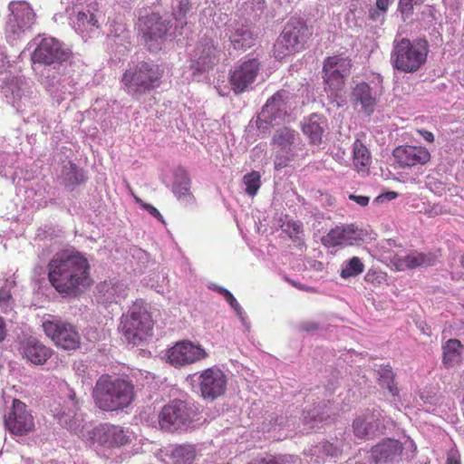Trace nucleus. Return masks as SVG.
<instances>
[{"mask_svg": "<svg viewBox=\"0 0 464 464\" xmlns=\"http://www.w3.org/2000/svg\"><path fill=\"white\" fill-rule=\"evenodd\" d=\"M172 191L175 196L186 203H189L194 199L190 193V179L184 169H179L175 174V181L172 185Z\"/></svg>", "mask_w": 464, "mask_h": 464, "instance_id": "nucleus-35", "label": "nucleus"}, {"mask_svg": "<svg viewBox=\"0 0 464 464\" xmlns=\"http://www.w3.org/2000/svg\"><path fill=\"white\" fill-rule=\"evenodd\" d=\"M324 64L326 68L328 67L334 71L336 70V72H341L346 77L350 74L352 68L351 60L337 55L327 57L324 60Z\"/></svg>", "mask_w": 464, "mask_h": 464, "instance_id": "nucleus-45", "label": "nucleus"}, {"mask_svg": "<svg viewBox=\"0 0 464 464\" xmlns=\"http://www.w3.org/2000/svg\"><path fill=\"white\" fill-rule=\"evenodd\" d=\"M314 454L322 455L323 458H324V457L334 458V457H337L340 454V450L334 443L325 440V441L320 442L319 444H317L314 447Z\"/></svg>", "mask_w": 464, "mask_h": 464, "instance_id": "nucleus-48", "label": "nucleus"}, {"mask_svg": "<svg viewBox=\"0 0 464 464\" xmlns=\"http://www.w3.org/2000/svg\"><path fill=\"white\" fill-rule=\"evenodd\" d=\"M297 140L298 133L289 127H281L275 131L272 144L282 152L281 156L276 157L275 168L276 169L285 167L289 161L294 160Z\"/></svg>", "mask_w": 464, "mask_h": 464, "instance_id": "nucleus-17", "label": "nucleus"}, {"mask_svg": "<svg viewBox=\"0 0 464 464\" xmlns=\"http://www.w3.org/2000/svg\"><path fill=\"white\" fill-rule=\"evenodd\" d=\"M293 93L281 89L267 99L257 115L256 126L259 130H266L269 126L279 124L291 109Z\"/></svg>", "mask_w": 464, "mask_h": 464, "instance_id": "nucleus-8", "label": "nucleus"}, {"mask_svg": "<svg viewBox=\"0 0 464 464\" xmlns=\"http://www.w3.org/2000/svg\"><path fill=\"white\" fill-rule=\"evenodd\" d=\"M351 102L354 105L360 104L362 111L369 116L374 111L377 99L370 85L362 82L353 87Z\"/></svg>", "mask_w": 464, "mask_h": 464, "instance_id": "nucleus-30", "label": "nucleus"}, {"mask_svg": "<svg viewBox=\"0 0 464 464\" xmlns=\"http://www.w3.org/2000/svg\"><path fill=\"white\" fill-rule=\"evenodd\" d=\"M258 464H279V455L269 459H263Z\"/></svg>", "mask_w": 464, "mask_h": 464, "instance_id": "nucleus-63", "label": "nucleus"}, {"mask_svg": "<svg viewBox=\"0 0 464 464\" xmlns=\"http://www.w3.org/2000/svg\"><path fill=\"white\" fill-rule=\"evenodd\" d=\"M142 207L144 209H146L151 216L156 218L157 219L160 220L162 223H164L163 217L160 213V211L154 208L150 204H142Z\"/></svg>", "mask_w": 464, "mask_h": 464, "instance_id": "nucleus-55", "label": "nucleus"}, {"mask_svg": "<svg viewBox=\"0 0 464 464\" xmlns=\"http://www.w3.org/2000/svg\"><path fill=\"white\" fill-rule=\"evenodd\" d=\"M334 415H335V411L333 403L330 401L323 400L303 411V420L305 424L314 425L332 420Z\"/></svg>", "mask_w": 464, "mask_h": 464, "instance_id": "nucleus-32", "label": "nucleus"}, {"mask_svg": "<svg viewBox=\"0 0 464 464\" xmlns=\"http://www.w3.org/2000/svg\"><path fill=\"white\" fill-rule=\"evenodd\" d=\"M364 270V265L357 256H353L344 263L340 276L342 278L354 277L361 275Z\"/></svg>", "mask_w": 464, "mask_h": 464, "instance_id": "nucleus-46", "label": "nucleus"}, {"mask_svg": "<svg viewBox=\"0 0 464 464\" xmlns=\"http://www.w3.org/2000/svg\"><path fill=\"white\" fill-rule=\"evenodd\" d=\"M19 352L24 359L34 365L44 364L53 354L49 347L33 336L20 342Z\"/></svg>", "mask_w": 464, "mask_h": 464, "instance_id": "nucleus-25", "label": "nucleus"}, {"mask_svg": "<svg viewBox=\"0 0 464 464\" xmlns=\"http://www.w3.org/2000/svg\"><path fill=\"white\" fill-rule=\"evenodd\" d=\"M272 420H275L276 429H282L288 426L289 420L282 415H273Z\"/></svg>", "mask_w": 464, "mask_h": 464, "instance_id": "nucleus-53", "label": "nucleus"}, {"mask_svg": "<svg viewBox=\"0 0 464 464\" xmlns=\"http://www.w3.org/2000/svg\"><path fill=\"white\" fill-rule=\"evenodd\" d=\"M384 13L381 11L377 6L376 8H371L369 13V17L374 22L382 21L384 16Z\"/></svg>", "mask_w": 464, "mask_h": 464, "instance_id": "nucleus-56", "label": "nucleus"}, {"mask_svg": "<svg viewBox=\"0 0 464 464\" xmlns=\"http://www.w3.org/2000/svg\"><path fill=\"white\" fill-rule=\"evenodd\" d=\"M353 165L359 172H364L371 163L370 151L360 140L353 142Z\"/></svg>", "mask_w": 464, "mask_h": 464, "instance_id": "nucleus-38", "label": "nucleus"}, {"mask_svg": "<svg viewBox=\"0 0 464 464\" xmlns=\"http://www.w3.org/2000/svg\"><path fill=\"white\" fill-rule=\"evenodd\" d=\"M198 4L196 0H178L174 8V15L181 24H187V18L193 15Z\"/></svg>", "mask_w": 464, "mask_h": 464, "instance_id": "nucleus-43", "label": "nucleus"}, {"mask_svg": "<svg viewBox=\"0 0 464 464\" xmlns=\"http://www.w3.org/2000/svg\"><path fill=\"white\" fill-rule=\"evenodd\" d=\"M161 72L158 66L146 62L131 67L124 72L122 83L126 92L135 100L160 85Z\"/></svg>", "mask_w": 464, "mask_h": 464, "instance_id": "nucleus-6", "label": "nucleus"}, {"mask_svg": "<svg viewBox=\"0 0 464 464\" xmlns=\"http://www.w3.org/2000/svg\"><path fill=\"white\" fill-rule=\"evenodd\" d=\"M4 423L5 429L15 436L26 435L34 427V418L27 411L26 404L18 399L13 401L12 409L5 416Z\"/></svg>", "mask_w": 464, "mask_h": 464, "instance_id": "nucleus-16", "label": "nucleus"}, {"mask_svg": "<svg viewBox=\"0 0 464 464\" xmlns=\"http://www.w3.org/2000/svg\"><path fill=\"white\" fill-rule=\"evenodd\" d=\"M43 327L56 346L63 350H76L80 347V334L72 324L61 320L46 321Z\"/></svg>", "mask_w": 464, "mask_h": 464, "instance_id": "nucleus-14", "label": "nucleus"}, {"mask_svg": "<svg viewBox=\"0 0 464 464\" xmlns=\"http://www.w3.org/2000/svg\"><path fill=\"white\" fill-rule=\"evenodd\" d=\"M382 413L377 408H368L353 421V433L359 440H368L380 434Z\"/></svg>", "mask_w": 464, "mask_h": 464, "instance_id": "nucleus-18", "label": "nucleus"}, {"mask_svg": "<svg viewBox=\"0 0 464 464\" xmlns=\"http://www.w3.org/2000/svg\"><path fill=\"white\" fill-rule=\"evenodd\" d=\"M276 415V413L270 414L263 422H262V430L264 432H269L272 430H276L275 420H272V416Z\"/></svg>", "mask_w": 464, "mask_h": 464, "instance_id": "nucleus-54", "label": "nucleus"}, {"mask_svg": "<svg viewBox=\"0 0 464 464\" xmlns=\"http://www.w3.org/2000/svg\"><path fill=\"white\" fill-rule=\"evenodd\" d=\"M329 232H333V233H335V232H356V229L353 227V226L347 227H336L335 228H332Z\"/></svg>", "mask_w": 464, "mask_h": 464, "instance_id": "nucleus-60", "label": "nucleus"}, {"mask_svg": "<svg viewBox=\"0 0 464 464\" xmlns=\"http://www.w3.org/2000/svg\"><path fill=\"white\" fill-rule=\"evenodd\" d=\"M200 411L194 402L174 399L165 404L158 415L159 425L168 432H183L200 424Z\"/></svg>", "mask_w": 464, "mask_h": 464, "instance_id": "nucleus-3", "label": "nucleus"}, {"mask_svg": "<svg viewBox=\"0 0 464 464\" xmlns=\"http://www.w3.org/2000/svg\"><path fill=\"white\" fill-rule=\"evenodd\" d=\"M279 464H303L302 459L296 455H279Z\"/></svg>", "mask_w": 464, "mask_h": 464, "instance_id": "nucleus-52", "label": "nucleus"}, {"mask_svg": "<svg viewBox=\"0 0 464 464\" xmlns=\"http://www.w3.org/2000/svg\"><path fill=\"white\" fill-rule=\"evenodd\" d=\"M208 356L205 349L190 341L177 342L165 353L167 362L174 367L189 365Z\"/></svg>", "mask_w": 464, "mask_h": 464, "instance_id": "nucleus-13", "label": "nucleus"}, {"mask_svg": "<svg viewBox=\"0 0 464 464\" xmlns=\"http://www.w3.org/2000/svg\"><path fill=\"white\" fill-rule=\"evenodd\" d=\"M260 63L253 58L242 63L230 74L229 82L235 93L239 94L247 90L259 72Z\"/></svg>", "mask_w": 464, "mask_h": 464, "instance_id": "nucleus-22", "label": "nucleus"}, {"mask_svg": "<svg viewBox=\"0 0 464 464\" xmlns=\"http://www.w3.org/2000/svg\"><path fill=\"white\" fill-rule=\"evenodd\" d=\"M197 392L207 401H214L227 391V377L217 366L209 367L200 372L189 375Z\"/></svg>", "mask_w": 464, "mask_h": 464, "instance_id": "nucleus-7", "label": "nucleus"}, {"mask_svg": "<svg viewBox=\"0 0 464 464\" xmlns=\"http://www.w3.org/2000/svg\"><path fill=\"white\" fill-rule=\"evenodd\" d=\"M108 40L116 45H125L130 41V32L125 25L119 23H113L111 25L110 33L107 34Z\"/></svg>", "mask_w": 464, "mask_h": 464, "instance_id": "nucleus-44", "label": "nucleus"}, {"mask_svg": "<svg viewBox=\"0 0 464 464\" xmlns=\"http://www.w3.org/2000/svg\"><path fill=\"white\" fill-rule=\"evenodd\" d=\"M423 3V0H400L399 9L402 15L409 17L413 11L414 6H419Z\"/></svg>", "mask_w": 464, "mask_h": 464, "instance_id": "nucleus-50", "label": "nucleus"}, {"mask_svg": "<svg viewBox=\"0 0 464 464\" xmlns=\"http://www.w3.org/2000/svg\"><path fill=\"white\" fill-rule=\"evenodd\" d=\"M323 74L324 82L326 85L325 91L331 98L334 99V101L336 102L337 106L341 107L343 101L339 102L337 99L340 98L339 92L343 90L347 77L336 72V70L326 68L324 64L323 66Z\"/></svg>", "mask_w": 464, "mask_h": 464, "instance_id": "nucleus-33", "label": "nucleus"}, {"mask_svg": "<svg viewBox=\"0 0 464 464\" xmlns=\"http://www.w3.org/2000/svg\"><path fill=\"white\" fill-rule=\"evenodd\" d=\"M309 35L308 27L298 19H291L274 45L276 59L298 52Z\"/></svg>", "mask_w": 464, "mask_h": 464, "instance_id": "nucleus-9", "label": "nucleus"}, {"mask_svg": "<svg viewBox=\"0 0 464 464\" xmlns=\"http://www.w3.org/2000/svg\"><path fill=\"white\" fill-rule=\"evenodd\" d=\"M14 304V299L10 293V290L6 287L0 288V308L6 312L7 310H12Z\"/></svg>", "mask_w": 464, "mask_h": 464, "instance_id": "nucleus-49", "label": "nucleus"}, {"mask_svg": "<svg viewBox=\"0 0 464 464\" xmlns=\"http://www.w3.org/2000/svg\"><path fill=\"white\" fill-rule=\"evenodd\" d=\"M302 130L313 145H319L323 141V135L327 129V120L323 115L312 113L304 118L301 123Z\"/></svg>", "mask_w": 464, "mask_h": 464, "instance_id": "nucleus-29", "label": "nucleus"}, {"mask_svg": "<svg viewBox=\"0 0 464 464\" xmlns=\"http://www.w3.org/2000/svg\"><path fill=\"white\" fill-rule=\"evenodd\" d=\"M41 77L45 88L57 102L72 97L66 79H62L58 72H53L51 68L45 67L41 72Z\"/></svg>", "mask_w": 464, "mask_h": 464, "instance_id": "nucleus-28", "label": "nucleus"}, {"mask_svg": "<svg viewBox=\"0 0 464 464\" xmlns=\"http://www.w3.org/2000/svg\"><path fill=\"white\" fill-rule=\"evenodd\" d=\"M403 449L398 440L384 439L371 448L369 461L372 464L397 463L401 459Z\"/></svg>", "mask_w": 464, "mask_h": 464, "instance_id": "nucleus-20", "label": "nucleus"}, {"mask_svg": "<svg viewBox=\"0 0 464 464\" xmlns=\"http://www.w3.org/2000/svg\"><path fill=\"white\" fill-rule=\"evenodd\" d=\"M349 198L355 201L356 203L362 207L367 206L369 203V198L365 196L350 195Z\"/></svg>", "mask_w": 464, "mask_h": 464, "instance_id": "nucleus-58", "label": "nucleus"}, {"mask_svg": "<svg viewBox=\"0 0 464 464\" xmlns=\"http://www.w3.org/2000/svg\"><path fill=\"white\" fill-rule=\"evenodd\" d=\"M379 372V385L386 389L392 397H398L400 390L394 382L395 374L390 365L382 366Z\"/></svg>", "mask_w": 464, "mask_h": 464, "instance_id": "nucleus-40", "label": "nucleus"}, {"mask_svg": "<svg viewBox=\"0 0 464 464\" xmlns=\"http://www.w3.org/2000/svg\"><path fill=\"white\" fill-rule=\"evenodd\" d=\"M389 2L390 0H377L376 5L381 11L386 12L389 6Z\"/></svg>", "mask_w": 464, "mask_h": 464, "instance_id": "nucleus-61", "label": "nucleus"}, {"mask_svg": "<svg viewBox=\"0 0 464 464\" xmlns=\"http://www.w3.org/2000/svg\"><path fill=\"white\" fill-rule=\"evenodd\" d=\"M172 26V20L169 16H162L153 12L140 16L138 20V27L150 50L160 48V44L169 34Z\"/></svg>", "mask_w": 464, "mask_h": 464, "instance_id": "nucleus-10", "label": "nucleus"}, {"mask_svg": "<svg viewBox=\"0 0 464 464\" xmlns=\"http://www.w3.org/2000/svg\"><path fill=\"white\" fill-rule=\"evenodd\" d=\"M463 346L459 340L450 339L443 345V362L448 366H452L458 362L460 358V353Z\"/></svg>", "mask_w": 464, "mask_h": 464, "instance_id": "nucleus-42", "label": "nucleus"}, {"mask_svg": "<svg viewBox=\"0 0 464 464\" xmlns=\"http://www.w3.org/2000/svg\"><path fill=\"white\" fill-rule=\"evenodd\" d=\"M398 197V194L397 192H394V191H388L386 193H383L380 196H378L376 198H375V201L376 202H383L385 200H392V199H394Z\"/></svg>", "mask_w": 464, "mask_h": 464, "instance_id": "nucleus-57", "label": "nucleus"}, {"mask_svg": "<svg viewBox=\"0 0 464 464\" xmlns=\"http://www.w3.org/2000/svg\"><path fill=\"white\" fill-rule=\"evenodd\" d=\"M323 329V325L315 321H304L298 324V331L307 334H313Z\"/></svg>", "mask_w": 464, "mask_h": 464, "instance_id": "nucleus-51", "label": "nucleus"}, {"mask_svg": "<svg viewBox=\"0 0 464 464\" xmlns=\"http://www.w3.org/2000/svg\"><path fill=\"white\" fill-rule=\"evenodd\" d=\"M419 132L425 140L429 142H432L434 140V135L430 131L426 130H419Z\"/></svg>", "mask_w": 464, "mask_h": 464, "instance_id": "nucleus-59", "label": "nucleus"}, {"mask_svg": "<svg viewBox=\"0 0 464 464\" xmlns=\"http://www.w3.org/2000/svg\"><path fill=\"white\" fill-rule=\"evenodd\" d=\"M196 456L197 451L194 445H176L170 454L171 464H193Z\"/></svg>", "mask_w": 464, "mask_h": 464, "instance_id": "nucleus-37", "label": "nucleus"}, {"mask_svg": "<svg viewBox=\"0 0 464 464\" xmlns=\"http://www.w3.org/2000/svg\"><path fill=\"white\" fill-rule=\"evenodd\" d=\"M6 337L5 324L4 319L0 316V343Z\"/></svg>", "mask_w": 464, "mask_h": 464, "instance_id": "nucleus-62", "label": "nucleus"}, {"mask_svg": "<svg viewBox=\"0 0 464 464\" xmlns=\"http://www.w3.org/2000/svg\"><path fill=\"white\" fill-rule=\"evenodd\" d=\"M225 36L235 49L246 50L255 44L256 37L250 27L242 21L230 20L226 24Z\"/></svg>", "mask_w": 464, "mask_h": 464, "instance_id": "nucleus-24", "label": "nucleus"}, {"mask_svg": "<svg viewBox=\"0 0 464 464\" xmlns=\"http://www.w3.org/2000/svg\"><path fill=\"white\" fill-rule=\"evenodd\" d=\"M11 14L8 15L5 24V34L7 37L14 40L29 30L35 21V14L26 2H11L9 4Z\"/></svg>", "mask_w": 464, "mask_h": 464, "instance_id": "nucleus-12", "label": "nucleus"}, {"mask_svg": "<svg viewBox=\"0 0 464 464\" xmlns=\"http://www.w3.org/2000/svg\"><path fill=\"white\" fill-rule=\"evenodd\" d=\"M125 295L126 286L120 281H103L96 285V302L105 307L120 303Z\"/></svg>", "mask_w": 464, "mask_h": 464, "instance_id": "nucleus-27", "label": "nucleus"}, {"mask_svg": "<svg viewBox=\"0 0 464 464\" xmlns=\"http://www.w3.org/2000/svg\"><path fill=\"white\" fill-rule=\"evenodd\" d=\"M208 288L213 290V291H215V292H217V293H218L222 296H224L226 301L234 309V311L236 312L237 315L239 317V319L242 322V324L246 328H249L248 324H246V313L244 312L243 308L241 307L239 303L237 301V299L235 298V296L233 295V294L229 290H227V288H225L223 286L218 285L216 284H211L208 286Z\"/></svg>", "mask_w": 464, "mask_h": 464, "instance_id": "nucleus-41", "label": "nucleus"}, {"mask_svg": "<svg viewBox=\"0 0 464 464\" xmlns=\"http://www.w3.org/2000/svg\"><path fill=\"white\" fill-rule=\"evenodd\" d=\"M81 409V401L77 398L75 392L68 388L67 392L63 399V403H59L52 410L53 417L59 424L71 431H77L80 429L77 412Z\"/></svg>", "mask_w": 464, "mask_h": 464, "instance_id": "nucleus-15", "label": "nucleus"}, {"mask_svg": "<svg viewBox=\"0 0 464 464\" xmlns=\"http://www.w3.org/2000/svg\"><path fill=\"white\" fill-rule=\"evenodd\" d=\"M218 61V50L213 40L201 38L191 53V68L198 72L211 69Z\"/></svg>", "mask_w": 464, "mask_h": 464, "instance_id": "nucleus-21", "label": "nucleus"}, {"mask_svg": "<svg viewBox=\"0 0 464 464\" xmlns=\"http://www.w3.org/2000/svg\"><path fill=\"white\" fill-rule=\"evenodd\" d=\"M96 442L106 449H120L130 443L129 432L118 425L101 424L93 432Z\"/></svg>", "mask_w": 464, "mask_h": 464, "instance_id": "nucleus-19", "label": "nucleus"}, {"mask_svg": "<svg viewBox=\"0 0 464 464\" xmlns=\"http://www.w3.org/2000/svg\"><path fill=\"white\" fill-rule=\"evenodd\" d=\"M71 56V51L63 43L53 37H44L37 44L36 49L32 54L34 63H41L50 68L66 62Z\"/></svg>", "mask_w": 464, "mask_h": 464, "instance_id": "nucleus-11", "label": "nucleus"}, {"mask_svg": "<svg viewBox=\"0 0 464 464\" xmlns=\"http://www.w3.org/2000/svg\"><path fill=\"white\" fill-rule=\"evenodd\" d=\"M47 268L50 284L63 296H77L92 282L88 259L73 247L58 251Z\"/></svg>", "mask_w": 464, "mask_h": 464, "instance_id": "nucleus-1", "label": "nucleus"}, {"mask_svg": "<svg viewBox=\"0 0 464 464\" xmlns=\"http://www.w3.org/2000/svg\"><path fill=\"white\" fill-rule=\"evenodd\" d=\"M92 398L95 406L102 411H123L134 401L135 386L129 379L102 374L93 387Z\"/></svg>", "mask_w": 464, "mask_h": 464, "instance_id": "nucleus-2", "label": "nucleus"}, {"mask_svg": "<svg viewBox=\"0 0 464 464\" xmlns=\"http://www.w3.org/2000/svg\"><path fill=\"white\" fill-rule=\"evenodd\" d=\"M446 464H460L459 460L454 455H449Z\"/></svg>", "mask_w": 464, "mask_h": 464, "instance_id": "nucleus-64", "label": "nucleus"}, {"mask_svg": "<svg viewBox=\"0 0 464 464\" xmlns=\"http://www.w3.org/2000/svg\"><path fill=\"white\" fill-rule=\"evenodd\" d=\"M362 234H325L321 237L322 244L326 247L343 248L360 245L364 240Z\"/></svg>", "mask_w": 464, "mask_h": 464, "instance_id": "nucleus-34", "label": "nucleus"}, {"mask_svg": "<svg viewBox=\"0 0 464 464\" xmlns=\"http://www.w3.org/2000/svg\"><path fill=\"white\" fill-rule=\"evenodd\" d=\"M429 44L425 39H394L391 52L393 69L405 73L419 71L426 63Z\"/></svg>", "mask_w": 464, "mask_h": 464, "instance_id": "nucleus-4", "label": "nucleus"}, {"mask_svg": "<svg viewBox=\"0 0 464 464\" xmlns=\"http://www.w3.org/2000/svg\"><path fill=\"white\" fill-rule=\"evenodd\" d=\"M2 92L7 102L18 111L31 103L33 94L31 86L22 79L13 78L7 81L2 87Z\"/></svg>", "mask_w": 464, "mask_h": 464, "instance_id": "nucleus-23", "label": "nucleus"}, {"mask_svg": "<svg viewBox=\"0 0 464 464\" xmlns=\"http://www.w3.org/2000/svg\"><path fill=\"white\" fill-rule=\"evenodd\" d=\"M243 183L246 186L245 192L254 197L261 186V176L258 171H251L243 177Z\"/></svg>", "mask_w": 464, "mask_h": 464, "instance_id": "nucleus-47", "label": "nucleus"}, {"mask_svg": "<svg viewBox=\"0 0 464 464\" xmlns=\"http://www.w3.org/2000/svg\"><path fill=\"white\" fill-rule=\"evenodd\" d=\"M60 179L65 187L72 188L86 180L83 170L71 161L63 166Z\"/></svg>", "mask_w": 464, "mask_h": 464, "instance_id": "nucleus-36", "label": "nucleus"}, {"mask_svg": "<svg viewBox=\"0 0 464 464\" xmlns=\"http://www.w3.org/2000/svg\"><path fill=\"white\" fill-rule=\"evenodd\" d=\"M102 16L98 10L88 8L86 11H80L72 20V26L79 34H89L100 28Z\"/></svg>", "mask_w": 464, "mask_h": 464, "instance_id": "nucleus-31", "label": "nucleus"}, {"mask_svg": "<svg viewBox=\"0 0 464 464\" xmlns=\"http://www.w3.org/2000/svg\"><path fill=\"white\" fill-rule=\"evenodd\" d=\"M121 328L127 342L133 345L140 344L151 334L153 322L142 300L136 301L121 315Z\"/></svg>", "mask_w": 464, "mask_h": 464, "instance_id": "nucleus-5", "label": "nucleus"}, {"mask_svg": "<svg viewBox=\"0 0 464 464\" xmlns=\"http://www.w3.org/2000/svg\"><path fill=\"white\" fill-rule=\"evenodd\" d=\"M434 262L435 258L430 254L413 252L400 259V266L404 268L413 269L419 266H432Z\"/></svg>", "mask_w": 464, "mask_h": 464, "instance_id": "nucleus-39", "label": "nucleus"}, {"mask_svg": "<svg viewBox=\"0 0 464 464\" xmlns=\"http://www.w3.org/2000/svg\"><path fill=\"white\" fill-rule=\"evenodd\" d=\"M392 155L402 168L424 165L430 160V151L420 146H399L393 150Z\"/></svg>", "mask_w": 464, "mask_h": 464, "instance_id": "nucleus-26", "label": "nucleus"}]
</instances>
